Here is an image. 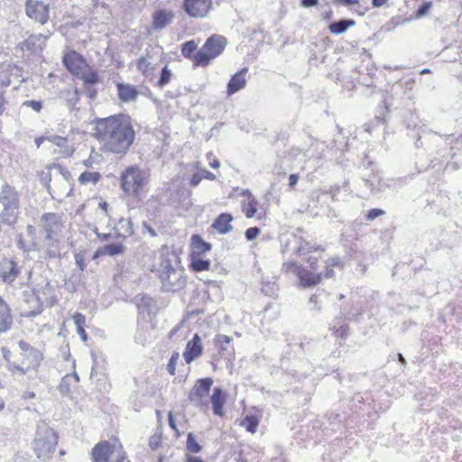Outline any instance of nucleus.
Returning <instances> with one entry per match:
<instances>
[{"label":"nucleus","mask_w":462,"mask_h":462,"mask_svg":"<svg viewBox=\"0 0 462 462\" xmlns=\"http://www.w3.org/2000/svg\"><path fill=\"white\" fill-rule=\"evenodd\" d=\"M319 298H320V294H315L310 297V303L314 304V306L312 307L313 310H321L320 304H321L322 300Z\"/></svg>","instance_id":"53"},{"label":"nucleus","mask_w":462,"mask_h":462,"mask_svg":"<svg viewBox=\"0 0 462 462\" xmlns=\"http://www.w3.org/2000/svg\"><path fill=\"white\" fill-rule=\"evenodd\" d=\"M19 195L15 189L5 184L0 191V219L3 223L12 225L17 219Z\"/></svg>","instance_id":"6"},{"label":"nucleus","mask_w":462,"mask_h":462,"mask_svg":"<svg viewBox=\"0 0 462 462\" xmlns=\"http://www.w3.org/2000/svg\"><path fill=\"white\" fill-rule=\"evenodd\" d=\"M258 202L254 198H250L247 205L245 207L244 211L246 217L251 218L257 211Z\"/></svg>","instance_id":"40"},{"label":"nucleus","mask_w":462,"mask_h":462,"mask_svg":"<svg viewBox=\"0 0 462 462\" xmlns=\"http://www.w3.org/2000/svg\"><path fill=\"white\" fill-rule=\"evenodd\" d=\"M335 2L345 6L357 5L359 3L358 0H335Z\"/></svg>","instance_id":"59"},{"label":"nucleus","mask_w":462,"mask_h":462,"mask_svg":"<svg viewBox=\"0 0 462 462\" xmlns=\"http://www.w3.org/2000/svg\"><path fill=\"white\" fill-rule=\"evenodd\" d=\"M26 14L41 24L47 23L49 19V5L37 0L26 1Z\"/></svg>","instance_id":"12"},{"label":"nucleus","mask_w":462,"mask_h":462,"mask_svg":"<svg viewBox=\"0 0 462 462\" xmlns=\"http://www.w3.org/2000/svg\"><path fill=\"white\" fill-rule=\"evenodd\" d=\"M46 139L60 148L65 147L67 144V139L60 135H51L46 137Z\"/></svg>","instance_id":"47"},{"label":"nucleus","mask_w":462,"mask_h":462,"mask_svg":"<svg viewBox=\"0 0 462 462\" xmlns=\"http://www.w3.org/2000/svg\"><path fill=\"white\" fill-rule=\"evenodd\" d=\"M23 106L30 107L33 111L39 113L42 109V102L40 100H26L23 103Z\"/></svg>","instance_id":"45"},{"label":"nucleus","mask_w":462,"mask_h":462,"mask_svg":"<svg viewBox=\"0 0 462 462\" xmlns=\"http://www.w3.org/2000/svg\"><path fill=\"white\" fill-rule=\"evenodd\" d=\"M57 444L58 436L53 429L44 421L38 423L35 439L32 442L36 457L43 461L49 460L54 454Z\"/></svg>","instance_id":"3"},{"label":"nucleus","mask_w":462,"mask_h":462,"mask_svg":"<svg viewBox=\"0 0 462 462\" xmlns=\"http://www.w3.org/2000/svg\"><path fill=\"white\" fill-rule=\"evenodd\" d=\"M14 320L10 307L0 298V335L12 328Z\"/></svg>","instance_id":"18"},{"label":"nucleus","mask_w":462,"mask_h":462,"mask_svg":"<svg viewBox=\"0 0 462 462\" xmlns=\"http://www.w3.org/2000/svg\"><path fill=\"white\" fill-rule=\"evenodd\" d=\"M197 43L194 41H188L182 44L181 54L187 59H192L197 50Z\"/></svg>","instance_id":"37"},{"label":"nucleus","mask_w":462,"mask_h":462,"mask_svg":"<svg viewBox=\"0 0 462 462\" xmlns=\"http://www.w3.org/2000/svg\"><path fill=\"white\" fill-rule=\"evenodd\" d=\"M143 228L150 234L152 237H154L157 236L156 231L146 222H143Z\"/></svg>","instance_id":"60"},{"label":"nucleus","mask_w":462,"mask_h":462,"mask_svg":"<svg viewBox=\"0 0 462 462\" xmlns=\"http://www.w3.org/2000/svg\"><path fill=\"white\" fill-rule=\"evenodd\" d=\"M40 222V226L45 233V239L48 241L55 240L63 228L61 217L56 213L43 214Z\"/></svg>","instance_id":"10"},{"label":"nucleus","mask_w":462,"mask_h":462,"mask_svg":"<svg viewBox=\"0 0 462 462\" xmlns=\"http://www.w3.org/2000/svg\"><path fill=\"white\" fill-rule=\"evenodd\" d=\"M179 353L177 352H174L170 360H169V363L167 365V371L169 372L170 374L171 375H174L175 374V371H176V365H177V362L179 360Z\"/></svg>","instance_id":"43"},{"label":"nucleus","mask_w":462,"mask_h":462,"mask_svg":"<svg viewBox=\"0 0 462 462\" xmlns=\"http://www.w3.org/2000/svg\"><path fill=\"white\" fill-rule=\"evenodd\" d=\"M32 302L34 303L33 304V310H28V311H23L22 313V316L26 317V318H32V317H35V316H37V315L42 313V305L39 301V300L38 299H33Z\"/></svg>","instance_id":"41"},{"label":"nucleus","mask_w":462,"mask_h":462,"mask_svg":"<svg viewBox=\"0 0 462 462\" xmlns=\"http://www.w3.org/2000/svg\"><path fill=\"white\" fill-rule=\"evenodd\" d=\"M283 269L287 273H293L299 276V273L301 272L300 267L295 262H288L283 264Z\"/></svg>","instance_id":"48"},{"label":"nucleus","mask_w":462,"mask_h":462,"mask_svg":"<svg viewBox=\"0 0 462 462\" xmlns=\"http://www.w3.org/2000/svg\"><path fill=\"white\" fill-rule=\"evenodd\" d=\"M45 40L46 38L42 34L31 35L23 42V48L36 51L41 48L42 43H43Z\"/></svg>","instance_id":"30"},{"label":"nucleus","mask_w":462,"mask_h":462,"mask_svg":"<svg viewBox=\"0 0 462 462\" xmlns=\"http://www.w3.org/2000/svg\"><path fill=\"white\" fill-rule=\"evenodd\" d=\"M226 402V395L220 387H215L213 393L210 396V402L212 404V410L214 414L222 416L223 406Z\"/></svg>","instance_id":"21"},{"label":"nucleus","mask_w":462,"mask_h":462,"mask_svg":"<svg viewBox=\"0 0 462 462\" xmlns=\"http://www.w3.org/2000/svg\"><path fill=\"white\" fill-rule=\"evenodd\" d=\"M72 319L77 329L84 328L86 318L83 314L78 312L72 317Z\"/></svg>","instance_id":"50"},{"label":"nucleus","mask_w":462,"mask_h":462,"mask_svg":"<svg viewBox=\"0 0 462 462\" xmlns=\"http://www.w3.org/2000/svg\"><path fill=\"white\" fill-rule=\"evenodd\" d=\"M430 7H431V3H430V2L423 3L418 8V10L416 12V18H421L422 16H424L429 12Z\"/></svg>","instance_id":"51"},{"label":"nucleus","mask_w":462,"mask_h":462,"mask_svg":"<svg viewBox=\"0 0 462 462\" xmlns=\"http://www.w3.org/2000/svg\"><path fill=\"white\" fill-rule=\"evenodd\" d=\"M33 398H35V393L33 392L26 391L23 393V399H24V400H29V399H33Z\"/></svg>","instance_id":"63"},{"label":"nucleus","mask_w":462,"mask_h":462,"mask_svg":"<svg viewBox=\"0 0 462 462\" xmlns=\"http://www.w3.org/2000/svg\"><path fill=\"white\" fill-rule=\"evenodd\" d=\"M192 255L199 256L211 250L212 245L210 243L206 242L199 235L191 236Z\"/></svg>","instance_id":"23"},{"label":"nucleus","mask_w":462,"mask_h":462,"mask_svg":"<svg viewBox=\"0 0 462 462\" xmlns=\"http://www.w3.org/2000/svg\"><path fill=\"white\" fill-rule=\"evenodd\" d=\"M330 328L333 330L337 337L345 338L347 336L348 327L342 318H336Z\"/></svg>","instance_id":"31"},{"label":"nucleus","mask_w":462,"mask_h":462,"mask_svg":"<svg viewBox=\"0 0 462 462\" xmlns=\"http://www.w3.org/2000/svg\"><path fill=\"white\" fill-rule=\"evenodd\" d=\"M260 234V229L256 226L249 227L245 230V236L248 241L255 239Z\"/></svg>","instance_id":"49"},{"label":"nucleus","mask_w":462,"mask_h":462,"mask_svg":"<svg viewBox=\"0 0 462 462\" xmlns=\"http://www.w3.org/2000/svg\"><path fill=\"white\" fill-rule=\"evenodd\" d=\"M117 92L119 98L124 102L133 101L138 96L137 89L129 84L118 83Z\"/></svg>","instance_id":"24"},{"label":"nucleus","mask_w":462,"mask_h":462,"mask_svg":"<svg viewBox=\"0 0 462 462\" xmlns=\"http://www.w3.org/2000/svg\"><path fill=\"white\" fill-rule=\"evenodd\" d=\"M187 462H205V461L199 457L187 456Z\"/></svg>","instance_id":"64"},{"label":"nucleus","mask_w":462,"mask_h":462,"mask_svg":"<svg viewBox=\"0 0 462 462\" xmlns=\"http://www.w3.org/2000/svg\"><path fill=\"white\" fill-rule=\"evenodd\" d=\"M93 137L104 153L125 154L133 144L135 133L130 118L125 115H115L94 120Z\"/></svg>","instance_id":"1"},{"label":"nucleus","mask_w":462,"mask_h":462,"mask_svg":"<svg viewBox=\"0 0 462 462\" xmlns=\"http://www.w3.org/2000/svg\"><path fill=\"white\" fill-rule=\"evenodd\" d=\"M240 425L250 433H254L259 425V420L254 415H246L241 421Z\"/></svg>","instance_id":"34"},{"label":"nucleus","mask_w":462,"mask_h":462,"mask_svg":"<svg viewBox=\"0 0 462 462\" xmlns=\"http://www.w3.org/2000/svg\"><path fill=\"white\" fill-rule=\"evenodd\" d=\"M190 265L195 272L208 271L210 268L211 261L192 255Z\"/></svg>","instance_id":"33"},{"label":"nucleus","mask_w":462,"mask_h":462,"mask_svg":"<svg viewBox=\"0 0 462 462\" xmlns=\"http://www.w3.org/2000/svg\"><path fill=\"white\" fill-rule=\"evenodd\" d=\"M202 179H203V176L201 175L200 171L194 173L189 180L190 186H192V187L198 186L200 183Z\"/></svg>","instance_id":"54"},{"label":"nucleus","mask_w":462,"mask_h":462,"mask_svg":"<svg viewBox=\"0 0 462 462\" xmlns=\"http://www.w3.org/2000/svg\"><path fill=\"white\" fill-rule=\"evenodd\" d=\"M114 452V446L106 441H100L91 450V458L94 462H107Z\"/></svg>","instance_id":"16"},{"label":"nucleus","mask_w":462,"mask_h":462,"mask_svg":"<svg viewBox=\"0 0 462 462\" xmlns=\"http://www.w3.org/2000/svg\"><path fill=\"white\" fill-rule=\"evenodd\" d=\"M160 444V438L153 436L149 440V446L152 449H156Z\"/></svg>","instance_id":"56"},{"label":"nucleus","mask_w":462,"mask_h":462,"mask_svg":"<svg viewBox=\"0 0 462 462\" xmlns=\"http://www.w3.org/2000/svg\"><path fill=\"white\" fill-rule=\"evenodd\" d=\"M171 78H172V72L169 69V67L167 65H165L161 70L160 78H159L156 85L160 88H163L171 81Z\"/></svg>","instance_id":"38"},{"label":"nucleus","mask_w":462,"mask_h":462,"mask_svg":"<svg viewBox=\"0 0 462 462\" xmlns=\"http://www.w3.org/2000/svg\"><path fill=\"white\" fill-rule=\"evenodd\" d=\"M319 0H301V6L310 8L318 5Z\"/></svg>","instance_id":"55"},{"label":"nucleus","mask_w":462,"mask_h":462,"mask_svg":"<svg viewBox=\"0 0 462 462\" xmlns=\"http://www.w3.org/2000/svg\"><path fill=\"white\" fill-rule=\"evenodd\" d=\"M299 180V176L297 174H291L289 176V186L293 188Z\"/></svg>","instance_id":"61"},{"label":"nucleus","mask_w":462,"mask_h":462,"mask_svg":"<svg viewBox=\"0 0 462 462\" xmlns=\"http://www.w3.org/2000/svg\"><path fill=\"white\" fill-rule=\"evenodd\" d=\"M363 182L365 186L367 189H369L373 194L383 192L386 190L387 188L390 187V184L387 182V180H383L381 179L376 180L375 177H374L373 180L364 179Z\"/></svg>","instance_id":"27"},{"label":"nucleus","mask_w":462,"mask_h":462,"mask_svg":"<svg viewBox=\"0 0 462 462\" xmlns=\"http://www.w3.org/2000/svg\"><path fill=\"white\" fill-rule=\"evenodd\" d=\"M203 353V345L200 337L195 334L191 340L187 343L183 357L187 364H190L195 359L199 357Z\"/></svg>","instance_id":"15"},{"label":"nucleus","mask_w":462,"mask_h":462,"mask_svg":"<svg viewBox=\"0 0 462 462\" xmlns=\"http://www.w3.org/2000/svg\"><path fill=\"white\" fill-rule=\"evenodd\" d=\"M116 231L120 236H131L134 232L132 220L128 218H121L116 225Z\"/></svg>","instance_id":"29"},{"label":"nucleus","mask_w":462,"mask_h":462,"mask_svg":"<svg viewBox=\"0 0 462 462\" xmlns=\"http://www.w3.org/2000/svg\"><path fill=\"white\" fill-rule=\"evenodd\" d=\"M233 217L229 213H221L212 223L211 227L221 235H226L232 230L231 222Z\"/></svg>","instance_id":"20"},{"label":"nucleus","mask_w":462,"mask_h":462,"mask_svg":"<svg viewBox=\"0 0 462 462\" xmlns=\"http://www.w3.org/2000/svg\"><path fill=\"white\" fill-rule=\"evenodd\" d=\"M248 71L247 68H243L235 73L227 83L226 92L228 96H232L243 89L246 85L245 75Z\"/></svg>","instance_id":"17"},{"label":"nucleus","mask_w":462,"mask_h":462,"mask_svg":"<svg viewBox=\"0 0 462 462\" xmlns=\"http://www.w3.org/2000/svg\"><path fill=\"white\" fill-rule=\"evenodd\" d=\"M226 46V40L219 34L208 37L203 46L193 56V64L197 67H207L218 57Z\"/></svg>","instance_id":"5"},{"label":"nucleus","mask_w":462,"mask_h":462,"mask_svg":"<svg viewBox=\"0 0 462 462\" xmlns=\"http://www.w3.org/2000/svg\"><path fill=\"white\" fill-rule=\"evenodd\" d=\"M100 174L97 171H84L80 174L79 181L81 184H96L100 180Z\"/></svg>","instance_id":"36"},{"label":"nucleus","mask_w":462,"mask_h":462,"mask_svg":"<svg viewBox=\"0 0 462 462\" xmlns=\"http://www.w3.org/2000/svg\"><path fill=\"white\" fill-rule=\"evenodd\" d=\"M178 256L170 251L162 252L159 262L154 263L152 271L158 273L166 291H175L185 285L183 270L178 267Z\"/></svg>","instance_id":"2"},{"label":"nucleus","mask_w":462,"mask_h":462,"mask_svg":"<svg viewBox=\"0 0 462 462\" xmlns=\"http://www.w3.org/2000/svg\"><path fill=\"white\" fill-rule=\"evenodd\" d=\"M215 342L222 350H227V346L231 342V337L226 335L219 334L216 337Z\"/></svg>","instance_id":"42"},{"label":"nucleus","mask_w":462,"mask_h":462,"mask_svg":"<svg viewBox=\"0 0 462 462\" xmlns=\"http://www.w3.org/2000/svg\"><path fill=\"white\" fill-rule=\"evenodd\" d=\"M174 14L166 10H158L152 15V28L161 31L172 23Z\"/></svg>","instance_id":"19"},{"label":"nucleus","mask_w":462,"mask_h":462,"mask_svg":"<svg viewBox=\"0 0 462 462\" xmlns=\"http://www.w3.org/2000/svg\"><path fill=\"white\" fill-rule=\"evenodd\" d=\"M200 173L203 176V179H207V180H216V175L208 170H202V171H200Z\"/></svg>","instance_id":"58"},{"label":"nucleus","mask_w":462,"mask_h":462,"mask_svg":"<svg viewBox=\"0 0 462 462\" xmlns=\"http://www.w3.org/2000/svg\"><path fill=\"white\" fill-rule=\"evenodd\" d=\"M384 214H385V211L383 209L372 208L366 213L365 219L368 221H372L378 217L383 216Z\"/></svg>","instance_id":"46"},{"label":"nucleus","mask_w":462,"mask_h":462,"mask_svg":"<svg viewBox=\"0 0 462 462\" xmlns=\"http://www.w3.org/2000/svg\"><path fill=\"white\" fill-rule=\"evenodd\" d=\"M184 12L192 18H205L213 10V0H183Z\"/></svg>","instance_id":"11"},{"label":"nucleus","mask_w":462,"mask_h":462,"mask_svg":"<svg viewBox=\"0 0 462 462\" xmlns=\"http://www.w3.org/2000/svg\"><path fill=\"white\" fill-rule=\"evenodd\" d=\"M18 346L22 356L21 364L8 362L7 370L18 375H25L32 371L36 372L42 359L41 352L23 340L19 341Z\"/></svg>","instance_id":"4"},{"label":"nucleus","mask_w":462,"mask_h":462,"mask_svg":"<svg viewBox=\"0 0 462 462\" xmlns=\"http://www.w3.org/2000/svg\"><path fill=\"white\" fill-rule=\"evenodd\" d=\"M79 79L83 81V84L87 89H89V87H93L95 84L100 81V77L97 70L92 69L88 66L84 69L78 76Z\"/></svg>","instance_id":"22"},{"label":"nucleus","mask_w":462,"mask_h":462,"mask_svg":"<svg viewBox=\"0 0 462 462\" xmlns=\"http://www.w3.org/2000/svg\"><path fill=\"white\" fill-rule=\"evenodd\" d=\"M10 82L8 73L0 68V87L6 88L10 85Z\"/></svg>","instance_id":"52"},{"label":"nucleus","mask_w":462,"mask_h":462,"mask_svg":"<svg viewBox=\"0 0 462 462\" xmlns=\"http://www.w3.org/2000/svg\"><path fill=\"white\" fill-rule=\"evenodd\" d=\"M212 384L213 379L210 377L198 379L189 393V401L200 410L208 409V402L207 398Z\"/></svg>","instance_id":"8"},{"label":"nucleus","mask_w":462,"mask_h":462,"mask_svg":"<svg viewBox=\"0 0 462 462\" xmlns=\"http://www.w3.org/2000/svg\"><path fill=\"white\" fill-rule=\"evenodd\" d=\"M356 22L352 19H340L328 25V30L333 34H341L346 32L348 28L353 27Z\"/></svg>","instance_id":"26"},{"label":"nucleus","mask_w":462,"mask_h":462,"mask_svg":"<svg viewBox=\"0 0 462 462\" xmlns=\"http://www.w3.org/2000/svg\"><path fill=\"white\" fill-rule=\"evenodd\" d=\"M124 245L122 244H109L105 245L103 248L98 249L96 254H106L115 256L124 253Z\"/></svg>","instance_id":"32"},{"label":"nucleus","mask_w":462,"mask_h":462,"mask_svg":"<svg viewBox=\"0 0 462 462\" xmlns=\"http://www.w3.org/2000/svg\"><path fill=\"white\" fill-rule=\"evenodd\" d=\"M62 62L65 68L75 77L88 66L86 60L75 51L67 52L63 56Z\"/></svg>","instance_id":"13"},{"label":"nucleus","mask_w":462,"mask_h":462,"mask_svg":"<svg viewBox=\"0 0 462 462\" xmlns=\"http://www.w3.org/2000/svg\"><path fill=\"white\" fill-rule=\"evenodd\" d=\"M77 333L79 335L82 341L86 342L88 340V336L84 328L77 329Z\"/></svg>","instance_id":"62"},{"label":"nucleus","mask_w":462,"mask_h":462,"mask_svg":"<svg viewBox=\"0 0 462 462\" xmlns=\"http://www.w3.org/2000/svg\"><path fill=\"white\" fill-rule=\"evenodd\" d=\"M202 449V447L197 442L194 435L189 433L187 436V450L191 453H199Z\"/></svg>","instance_id":"39"},{"label":"nucleus","mask_w":462,"mask_h":462,"mask_svg":"<svg viewBox=\"0 0 462 462\" xmlns=\"http://www.w3.org/2000/svg\"><path fill=\"white\" fill-rule=\"evenodd\" d=\"M60 97L65 98L68 105L73 107L79 101V94L76 88H69L60 92Z\"/></svg>","instance_id":"35"},{"label":"nucleus","mask_w":462,"mask_h":462,"mask_svg":"<svg viewBox=\"0 0 462 462\" xmlns=\"http://www.w3.org/2000/svg\"><path fill=\"white\" fill-rule=\"evenodd\" d=\"M148 181V174L137 166L127 167L120 176V186L127 196H137Z\"/></svg>","instance_id":"7"},{"label":"nucleus","mask_w":462,"mask_h":462,"mask_svg":"<svg viewBox=\"0 0 462 462\" xmlns=\"http://www.w3.org/2000/svg\"><path fill=\"white\" fill-rule=\"evenodd\" d=\"M75 260H76V263H77L78 267L81 271H83L85 269V267H86L84 258L81 255H79V254H76Z\"/></svg>","instance_id":"57"},{"label":"nucleus","mask_w":462,"mask_h":462,"mask_svg":"<svg viewBox=\"0 0 462 462\" xmlns=\"http://www.w3.org/2000/svg\"><path fill=\"white\" fill-rule=\"evenodd\" d=\"M19 273L20 268L16 262L5 258L0 262V277L4 282L11 284Z\"/></svg>","instance_id":"14"},{"label":"nucleus","mask_w":462,"mask_h":462,"mask_svg":"<svg viewBox=\"0 0 462 462\" xmlns=\"http://www.w3.org/2000/svg\"><path fill=\"white\" fill-rule=\"evenodd\" d=\"M79 378L78 374L74 373L72 374H66L62 377L60 385L59 391L62 395H68L70 393V386L72 383L76 384L79 382Z\"/></svg>","instance_id":"28"},{"label":"nucleus","mask_w":462,"mask_h":462,"mask_svg":"<svg viewBox=\"0 0 462 462\" xmlns=\"http://www.w3.org/2000/svg\"><path fill=\"white\" fill-rule=\"evenodd\" d=\"M163 52L152 49L146 51L145 55L141 56L136 61V68L145 78L152 76L162 60Z\"/></svg>","instance_id":"9"},{"label":"nucleus","mask_w":462,"mask_h":462,"mask_svg":"<svg viewBox=\"0 0 462 462\" xmlns=\"http://www.w3.org/2000/svg\"><path fill=\"white\" fill-rule=\"evenodd\" d=\"M339 264L338 258H332L329 263L326 265V273H324V277L332 278L334 276L333 267Z\"/></svg>","instance_id":"44"},{"label":"nucleus","mask_w":462,"mask_h":462,"mask_svg":"<svg viewBox=\"0 0 462 462\" xmlns=\"http://www.w3.org/2000/svg\"><path fill=\"white\" fill-rule=\"evenodd\" d=\"M321 273H313L305 270H301V272L299 273L300 282L303 287L314 286L321 281Z\"/></svg>","instance_id":"25"}]
</instances>
